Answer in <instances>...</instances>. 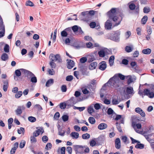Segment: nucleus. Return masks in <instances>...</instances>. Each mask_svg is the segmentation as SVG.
I'll use <instances>...</instances> for the list:
<instances>
[{"label":"nucleus","instance_id":"obj_1","mask_svg":"<svg viewBox=\"0 0 154 154\" xmlns=\"http://www.w3.org/2000/svg\"><path fill=\"white\" fill-rule=\"evenodd\" d=\"M121 84V81L116 75H115L111 78L108 82L104 85V86H110L112 88L117 89Z\"/></svg>","mask_w":154,"mask_h":154},{"label":"nucleus","instance_id":"obj_2","mask_svg":"<svg viewBox=\"0 0 154 154\" xmlns=\"http://www.w3.org/2000/svg\"><path fill=\"white\" fill-rule=\"evenodd\" d=\"M107 15L109 19L112 20L114 22L118 21V23H116L115 26H117L120 23L121 20H118V13L117 11V9L112 8L108 12Z\"/></svg>","mask_w":154,"mask_h":154},{"label":"nucleus","instance_id":"obj_3","mask_svg":"<svg viewBox=\"0 0 154 154\" xmlns=\"http://www.w3.org/2000/svg\"><path fill=\"white\" fill-rule=\"evenodd\" d=\"M138 93L143 98L144 96L146 95L150 98H153L154 97V85H151L149 89H145L143 92L140 90Z\"/></svg>","mask_w":154,"mask_h":154},{"label":"nucleus","instance_id":"obj_4","mask_svg":"<svg viewBox=\"0 0 154 154\" xmlns=\"http://www.w3.org/2000/svg\"><path fill=\"white\" fill-rule=\"evenodd\" d=\"M61 35L63 37H67L71 38L74 35V34L72 31L71 28L69 27L62 31L61 32Z\"/></svg>","mask_w":154,"mask_h":154},{"label":"nucleus","instance_id":"obj_5","mask_svg":"<svg viewBox=\"0 0 154 154\" xmlns=\"http://www.w3.org/2000/svg\"><path fill=\"white\" fill-rule=\"evenodd\" d=\"M49 58L52 61L57 62L59 63H61L62 62V59L59 54L54 55L53 54H51L50 55Z\"/></svg>","mask_w":154,"mask_h":154},{"label":"nucleus","instance_id":"obj_6","mask_svg":"<svg viewBox=\"0 0 154 154\" xmlns=\"http://www.w3.org/2000/svg\"><path fill=\"white\" fill-rule=\"evenodd\" d=\"M79 101L78 98L76 97H72L67 101V106H72L74 104H76Z\"/></svg>","mask_w":154,"mask_h":154},{"label":"nucleus","instance_id":"obj_7","mask_svg":"<svg viewBox=\"0 0 154 154\" xmlns=\"http://www.w3.org/2000/svg\"><path fill=\"white\" fill-rule=\"evenodd\" d=\"M36 130L34 132L33 135L35 137L38 136L41 133L42 134L44 132V130L43 128L41 127H37L36 128Z\"/></svg>","mask_w":154,"mask_h":154},{"label":"nucleus","instance_id":"obj_8","mask_svg":"<svg viewBox=\"0 0 154 154\" xmlns=\"http://www.w3.org/2000/svg\"><path fill=\"white\" fill-rule=\"evenodd\" d=\"M132 126L133 128L134 129L135 131L137 133L140 134H142V131H140L139 130H137V129H140L141 128V125L140 124L138 123L137 124H134L133 123H132Z\"/></svg>","mask_w":154,"mask_h":154},{"label":"nucleus","instance_id":"obj_9","mask_svg":"<svg viewBox=\"0 0 154 154\" xmlns=\"http://www.w3.org/2000/svg\"><path fill=\"white\" fill-rule=\"evenodd\" d=\"M20 70L28 78H30L33 76H34V75L32 73L28 70L23 69H21Z\"/></svg>","mask_w":154,"mask_h":154},{"label":"nucleus","instance_id":"obj_10","mask_svg":"<svg viewBox=\"0 0 154 154\" xmlns=\"http://www.w3.org/2000/svg\"><path fill=\"white\" fill-rule=\"evenodd\" d=\"M135 111L137 113L139 114L142 117H144L145 114L144 112L140 107H137L135 109Z\"/></svg>","mask_w":154,"mask_h":154},{"label":"nucleus","instance_id":"obj_11","mask_svg":"<svg viewBox=\"0 0 154 154\" xmlns=\"http://www.w3.org/2000/svg\"><path fill=\"white\" fill-rule=\"evenodd\" d=\"M25 107L23 106H18L15 110L16 114L17 115H20L22 112V110L25 109Z\"/></svg>","mask_w":154,"mask_h":154},{"label":"nucleus","instance_id":"obj_12","mask_svg":"<svg viewBox=\"0 0 154 154\" xmlns=\"http://www.w3.org/2000/svg\"><path fill=\"white\" fill-rule=\"evenodd\" d=\"M75 39H65V42L66 44L69 43L71 45L74 46H76V43L74 41Z\"/></svg>","mask_w":154,"mask_h":154},{"label":"nucleus","instance_id":"obj_13","mask_svg":"<svg viewBox=\"0 0 154 154\" xmlns=\"http://www.w3.org/2000/svg\"><path fill=\"white\" fill-rule=\"evenodd\" d=\"M112 23L109 20H107L105 24V27L106 29H112Z\"/></svg>","mask_w":154,"mask_h":154},{"label":"nucleus","instance_id":"obj_14","mask_svg":"<svg viewBox=\"0 0 154 154\" xmlns=\"http://www.w3.org/2000/svg\"><path fill=\"white\" fill-rule=\"evenodd\" d=\"M106 67V64L105 61H102L99 63V69L101 70H104Z\"/></svg>","mask_w":154,"mask_h":154},{"label":"nucleus","instance_id":"obj_15","mask_svg":"<svg viewBox=\"0 0 154 154\" xmlns=\"http://www.w3.org/2000/svg\"><path fill=\"white\" fill-rule=\"evenodd\" d=\"M115 147L117 149H119L121 147V142L119 138H117L115 141Z\"/></svg>","mask_w":154,"mask_h":154},{"label":"nucleus","instance_id":"obj_16","mask_svg":"<svg viewBox=\"0 0 154 154\" xmlns=\"http://www.w3.org/2000/svg\"><path fill=\"white\" fill-rule=\"evenodd\" d=\"M75 65L74 62L72 60H69L68 62L67 67L69 69L72 68Z\"/></svg>","mask_w":154,"mask_h":154},{"label":"nucleus","instance_id":"obj_17","mask_svg":"<svg viewBox=\"0 0 154 154\" xmlns=\"http://www.w3.org/2000/svg\"><path fill=\"white\" fill-rule=\"evenodd\" d=\"M74 150L76 152V153H77L78 152H80L81 151L83 147L82 146L74 145Z\"/></svg>","mask_w":154,"mask_h":154},{"label":"nucleus","instance_id":"obj_18","mask_svg":"<svg viewBox=\"0 0 154 154\" xmlns=\"http://www.w3.org/2000/svg\"><path fill=\"white\" fill-rule=\"evenodd\" d=\"M126 93L128 94H134L133 88L130 87H127L126 88Z\"/></svg>","mask_w":154,"mask_h":154},{"label":"nucleus","instance_id":"obj_19","mask_svg":"<svg viewBox=\"0 0 154 154\" xmlns=\"http://www.w3.org/2000/svg\"><path fill=\"white\" fill-rule=\"evenodd\" d=\"M107 127L106 124L105 123H102L100 124L98 126V128L100 130H103L106 128Z\"/></svg>","mask_w":154,"mask_h":154},{"label":"nucleus","instance_id":"obj_20","mask_svg":"<svg viewBox=\"0 0 154 154\" xmlns=\"http://www.w3.org/2000/svg\"><path fill=\"white\" fill-rule=\"evenodd\" d=\"M79 135L78 133L75 132H72L70 134V136L73 139H77L79 137Z\"/></svg>","mask_w":154,"mask_h":154},{"label":"nucleus","instance_id":"obj_21","mask_svg":"<svg viewBox=\"0 0 154 154\" xmlns=\"http://www.w3.org/2000/svg\"><path fill=\"white\" fill-rule=\"evenodd\" d=\"M0 27L2 29V31L0 32V38L3 37L5 33V26L4 24L0 25Z\"/></svg>","mask_w":154,"mask_h":154},{"label":"nucleus","instance_id":"obj_22","mask_svg":"<svg viewBox=\"0 0 154 154\" xmlns=\"http://www.w3.org/2000/svg\"><path fill=\"white\" fill-rule=\"evenodd\" d=\"M97 65V63L96 62H93L91 63L89 66V69L91 70L95 69Z\"/></svg>","mask_w":154,"mask_h":154},{"label":"nucleus","instance_id":"obj_23","mask_svg":"<svg viewBox=\"0 0 154 154\" xmlns=\"http://www.w3.org/2000/svg\"><path fill=\"white\" fill-rule=\"evenodd\" d=\"M8 55L6 53H3L1 56V59L3 61H6L8 59Z\"/></svg>","mask_w":154,"mask_h":154},{"label":"nucleus","instance_id":"obj_24","mask_svg":"<svg viewBox=\"0 0 154 154\" xmlns=\"http://www.w3.org/2000/svg\"><path fill=\"white\" fill-rule=\"evenodd\" d=\"M143 54H149L151 52V50L150 48H147L143 50L142 51Z\"/></svg>","mask_w":154,"mask_h":154},{"label":"nucleus","instance_id":"obj_25","mask_svg":"<svg viewBox=\"0 0 154 154\" xmlns=\"http://www.w3.org/2000/svg\"><path fill=\"white\" fill-rule=\"evenodd\" d=\"M114 59L115 57L114 56H112L109 57V62L110 66H111L113 65Z\"/></svg>","mask_w":154,"mask_h":154},{"label":"nucleus","instance_id":"obj_26","mask_svg":"<svg viewBox=\"0 0 154 154\" xmlns=\"http://www.w3.org/2000/svg\"><path fill=\"white\" fill-rule=\"evenodd\" d=\"M54 83V80L53 79H50L47 82L46 84V86L48 87L52 85Z\"/></svg>","mask_w":154,"mask_h":154},{"label":"nucleus","instance_id":"obj_27","mask_svg":"<svg viewBox=\"0 0 154 154\" xmlns=\"http://www.w3.org/2000/svg\"><path fill=\"white\" fill-rule=\"evenodd\" d=\"M67 106V103H61L60 104V107L61 109H65L66 106Z\"/></svg>","mask_w":154,"mask_h":154},{"label":"nucleus","instance_id":"obj_28","mask_svg":"<svg viewBox=\"0 0 154 154\" xmlns=\"http://www.w3.org/2000/svg\"><path fill=\"white\" fill-rule=\"evenodd\" d=\"M98 140L100 143L103 142L105 140V137L103 135H100L98 138Z\"/></svg>","mask_w":154,"mask_h":154},{"label":"nucleus","instance_id":"obj_29","mask_svg":"<svg viewBox=\"0 0 154 154\" xmlns=\"http://www.w3.org/2000/svg\"><path fill=\"white\" fill-rule=\"evenodd\" d=\"M79 27L77 25H75L73 26L71 28L72 30L75 33H76L78 31Z\"/></svg>","mask_w":154,"mask_h":154},{"label":"nucleus","instance_id":"obj_30","mask_svg":"<svg viewBox=\"0 0 154 154\" xmlns=\"http://www.w3.org/2000/svg\"><path fill=\"white\" fill-rule=\"evenodd\" d=\"M82 137L84 139H88L90 137V135L88 133L84 134L82 135Z\"/></svg>","mask_w":154,"mask_h":154},{"label":"nucleus","instance_id":"obj_31","mask_svg":"<svg viewBox=\"0 0 154 154\" xmlns=\"http://www.w3.org/2000/svg\"><path fill=\"white\" fill-rule=\"evenodd\" d=\"M23 92L22 91H19L17 92L15 95V97L17 98H18L20 97L22 95Z\"/></svg>","mask_w":154,"mask_h":154},{"label":"nucleus","instance_id":"obj_32","mask_svg":"<svg viewBox=\"0 0 154 154\" xmlns=\"http://www.w3.org/2000/svg\"><path fill=\"white\" fill-rule=\"evenodd\" d=\"M122 139L125 144H127L129 143V141L126 136H122Z\"/></svg>","mask_w":154,"mask_h":154},{"label":"nucleus","instance_id":"obj_33","mask_svg":"<svg viewBox=\"0 0 154 154\" xmlns=\"http://www.w3.org/2000/svg\"><path fill=\"white\" fill-rule=\"evenodd\" d=\"M88 121L90 123L92 124H94L95 122V119L92 117H90L89 118Z\"/></svg>","mask_w":154,"mask_h":154},{"label":"nucleus","instance_id":"obj_34","mask_svg":"<svg viewBox=\"0 0 154 154\" xmlns=\"http://www.w3.org/2000/svg\"><path fill=\"white\" fill-rule=\"evenodd\" d=\"M135 147L136 148L142 149L144 147V145L143 144L141 143H137L135 146Z\"/></svg>","mask_w":154,"mask_h":154},{"label":"nucleus","instance_id":"obj_35","mask_svg":"<svg viewBox=\"0 0 154 154\" xmlns=\"http://www.w3.org/2000/svg\"><path fill=\"white\" fill-rule=\"evenodd\" d=\"M126 77L128 78L127 81V84L129 85L130 83L133 82L132 77L131 75H128L126 76Z\"/></svg>","mask_w":154,"mask_h":154},{"label":"nucleus","instance_id":"obj_36","mask_svg":"<svg viewBox=\"0 0 154 154\" xmlns=\"http://www.w3.org/2000/svg\"><path fill=\"white\" fill-rule=\"evenodd\" d=\"M147 20V17L146 16H144L141 19L142 24H144L146 23Z\"/></svg>","mask_w":154,"mask_h":154},{"label":"nucleus","instance_id":"obj_37","mask_svg":"<svg viewBox=\"0 0 154 154\" xmlns=\"http://www.w3.org/2000/svg\"><path fill=\"white\" fill-rule=\"evenodd\" d=\"M26 141L24 140H22L20 144L19 147L20 148H23L25 145Z\"/></svg>","mask_w":154,"mask_h":154},{"label":"nucleus","instance_id":"obj_38","mask_svg":"<svg viewBox=\"0 0 154 154\" xmlns=\"http://www.w3.org/2000/svg\"><path fill=\"white\" fill-rule=\"evenodd\" d=\"M20 71H21L20 69H17L15 71V73L17 76L19 77L21 76V73Z\"/></svg>","mask_w":154,"mask_h":154},{"label":"nucleus","instance_id":"obj_39","mask_svg":"<svg viewBox=\"0 0 154 154\" xmlns=\"http://www.w3.org/2000/svg\"><path fill=\"white\" fill-rule=\"evenodd\" d=\"M28 119L29 121L31 122H34L36 121V119L35 117L33 116H29L28 118Z\"/></svg>","mask_w":154,"mask_h":154},{"label":"nucleus","instance_id":"obj_40","mask_svg":"<svg viewBox=\"0 0 154 154\" xmlns=\"http://www.w3.org/2000/svg\"><path fill=\"white\" fill-rule=\"evenodd\" d=\"M88 111L90 114H91L94 112L93 106H90L89 107L88 109Z\"/></svg>","mask_w":154,"mask_h":154},{"label":"nucleus","instance_id":"obj_41","mask_svg":"<svg viewBox=\"0 0 154 154\" xmlns=\"http://www.w3.org/2000/svg\"><path fill=\"white\" fill-rule=\"evenodd\" d=\"M4 51L6 53H8L9 51V46L6 44L5 45L4 47Z\"/></svg>","mask_w":154,"mask_h":154},{"label":"nucleus","instance_id":"obj_42","mask_svg":"<svg viewBox=\"0 0 154 154\" xmlns=\"http://www.w3.org/2000/svg\"><path fill=\"white\" fill-rule=\"evenodd\" d=\"M18 133L19 134H20L22 133L23 134L24 132V128H23L21 127L17 130Z\"/></svg>","mask_w":154,"mask_h":154},{"label":"nucleus","instance_id":"obj_43","mask_svg":"<svg viewBox=\"0 0 154 154\" xmlns=\"http://www.w3.org/2000/svg\"><path fill=\"white\" fill-rule=\"evenodd\" d=\"M54 62L51 60L50 62V65L52 68L54 69L56 67V64L54 63Z\"/></svg>","mask_w":154,"mask_h":154},{"label":"nucleus","instance_id":"obj_44","mask_svg":"<svg viewBox=\"0 0 154 154\" xmlns=\"http://www.w3.org/2000/svg\"><path fill=\"white\" fill-rule=\"evenodd\" d=\"M86 45L87 48H93V44L91 42L86 43Z\"/></svg>","mask_w":154,"mask_h":154},{"label":"nucleus","instance_id":"obj_45","mask_svg":"<svg viewBox=\"0 0 154 154\" xmlns=\"http://www.w3.org/2000/svg\"><path fill=\"white\" fill-rule=\"evenodd\" d=\"M98 54L100 57H103L105 56V52L103 50H101L98 52Z\"/></svg>","mask_w":154,"mask_h":154},{"label":"nucleus","instance_id":"obj_46","mask_svg":"<svg viewBox=\"0 0 154 154\" xmlns=\"http://www.w3.org/2000/svg\"><path fill=\"white\" fill-rule=\"evenodd\" d=\"M87 60V58L85 57H83L80 59V62L82 63H84L86 62Z\"/></svg>","mask_w":154,"mask_h":154},{"label":"nucleus","instance_id":"obj_47","mask_svg":"<svg viewBox=\"0 0 154 154\" xmlns=\"http://www.w3.org/2000/svg\"><path fill=\"white\" fill-rule=\"evenodd\" d=\"M150 11V8L148 7H146L144 8L143 11L144 13H147Z\"/></svg>","mask_w":154,"mask_h":154},{"label":"nucleus","instance_id":"obj_48","mask_svg":"<svg viewBox=\"0 0 154 154\" xmlns=\"http://www.w3.org/2000/svg\"><path fill=\"white\" fill-rule=\"evenodd\" d=\"M62 118L63 121L64 122L67 121L69 119V116L66 115H63Z\"/></svg>","mask_w":154,"mask_h":154},{"label":"nucleus","instance_id":"obj_49","mask_svg":"<svg viewBox=\"0 0 154 154\" xmlns=\"http://www.w3.org/2000/svg\"><path fill=\"white\" fill-rule=\"evenodd\" d=\"M31 81L32 83H36L37 82V79L36 77L35 76H33L31 77Z\"/></svg>","mask_w":154,"mask_h":154},{"label":"nucleus","instance_id":"obj_50","mask_svg":"<svg viewBox=\"0 0 154 154\" xmlns=\"http://www.w3.org/2000/svg\"><path fill=\"white\" fill-rule=\"evenodd\" d=\"M116 75L121 80H123L125 79V76L124 75H122L120 73H119L118 74H116Z\"/></svg>","mask_w":154,"mask_h":154},{"label":"nucleus","instance_id":"obj_51","mask_svg":"<svg viewBox=\"0 0 154 154\" xmlns=\"http://www.w3.org/2000/svg\"><path fill=\"white\" fill-rule=\"evenodd\" d=\"M125 50L127 52H130L132 50V48L131 47L129 46H126L125 48Z\"/></svg>","mask_w":154,"mask_h":154},{"label":"nucleus","instance_id":"obj_52","mask_svg":"<svg viewBox=\"0 0 154 154\" xmlns=\"http://www.w3.org/2000/svg\"><path fill=\"white\" fill-rule=\"evenodd\" d=\"M26 5L29 6H34L33 3L29 0H28L26 2Z\"/></svg>","mask_w":154,"mask_h":154},{"label":"nucleus","instance_id":"obj_53","mask_svg":"<svg viewBox=\"0 0 154 154\" xmlns=\"http://www.w3.org/2000/svg\"><path fill=\"white\" fill-rule=\"evenodd\" d=\"M121 32L119 30L115 31L114 32V35L115 37H118L120 35Z\"/></svg>","mask_w":154,"mask_h":154},{"label":"nucleus","instance_id":"obj_54","mask_svg":"<svg viewBox=\"0 0 154 154\" xmlns=\"http://www.w3.org/2000/svg\"><path fill=\"white\" fill-rule=\"evenodd\" d=\"M147 32L149 35L151 34L152 32V28L150 26H148L147 27Z\"/></svg>","mask_w":154,"mask_h":154},{"label":"nucleus","instance_id":"obj_55","mask_svg":"<svg viewBox=\"0 0 154 154\" xmlns=\"http://www.w3.org/2000/svg\"><path fill=\"white\" fill-rule=\"evenodd\" d=\"M42 140L43 142L45 143L48 140V138L46 136H44L42 138Z\"/></svg>","mask_w":154,"mask_h":154},{"label":"nucleus","instance_id":"obj_56","mask_svg":"<svg viewBox=\"0 0 154 154\" xmlns=\"http://www.w3.org/2000/svg\"><path fill=\"white\" fill-rule=\"evenodd\" d=\"M73 79V77L71 75L67 76L66 78V80L68 81H71Z\"/></svg>","mask_w":154,"mask_h":154},{"label":"nucleus","instance_id":"obj_57","mask_svg":"<svg viewBox=\"0 0 154 154\" xmlns=\"http://www.w3.org/2000/svg\"><path fill=\"white\" fill-rule=\"evenodd\" d=\"M61 90L63 92H66L67 90L66 86L65 85H63L61 87Z\"/></svg>","mask_w":154,"mask_h":154},{"label":"nucleus","instance_id":"obj_58","mask_svg":"<svg viewBox=\"0 0 154 154\" xmlns=\"http://www.w3.org/2000/svg\"><path fill=\"white\" fill-rule=\"evenodd\" d=\"M52 147V144L51 143H48L46 144L45 149L47 150H48V148L50 149Z\"/></svg>","mask_w":154,"mask_h":154},{"label":"nucleus","instance_id":"obj_59","mask_svg":"<svg viewBox=\"0 0 154 154\" xmlns=\"http://www.w3.org/2000/svg\"><path fill=\"white\" fill-rule=\"evenodd\" d=\"M119 101L116 99H113L112 100V103L113 105H116L119 103Z\"/></svg>","mask_w":154,"mask_h":154},{"label":"nucleus","instance_id":"obj_60","mask_svg":"<svg viewBox=\"0 0 154 154\" xmlns=\"http://www.w3.org/2000/svg\"><path fill=\"white\" fill-rule=\"evenodd\" d=\"M116 125L118 131L120 132H121L122 131V130L120 124H119L118 122H116Z\"/></svg>","mask_w":154,"mask_h":154},{"label":"nucleus","instance_id":"obj_61","mask_svg":"<svg viewBox=\"0 0 154 154\" xmlns=\"http://www.w3.org/2000/svg\"><path fill=\"white\" fill-rule=\"evenodd\" d=\"M60 116V114L59 112H56L54 114V118L55 119H57Z\"/></svg>","mask_w":154,"mask_h":154},{"label":"nucleus","instance_id":"obj_62","mask_svg":"<svg viewBox=\"0 0 154 154\" xmlns=\"http://www.w3.org/2000/svg\"><path fill=\"white\" fill-rule=\"evenodd\" d=\"M135 7V5L133 3L131 4L129 6V8L131 10H134Z\"/></svg>","mask_w":154,"mask_h":154},{"label":"nucleus","instance_id":"obj_63","mask_svg":"<svg viewBox=\"0 0 154 154\" xmlns=\"http://www.w3.org/2000/svg\"><path fill=\"white\" fill-rule=\"evenodd\" d=\"M94 108L96 110L99 109L100 108V106L99 103H96L94 105Z\"/></svg>","mask_w":154,"mask_h":154},{"label":"nucleus","instance_id":"obj_64","mask_svg":"<svg viewBox=\"0 0 154 154\" xmlns=\"http://www.w3.org/2000/svg\"><path fill=\"white\" fill-rule=\"evenodd\" d=\"M128 63V61L125 59H123L122 61V63L124 65H127Z\"/></svg>","mask_w":154,"mask_h":154}]
</instances>
